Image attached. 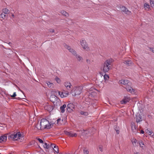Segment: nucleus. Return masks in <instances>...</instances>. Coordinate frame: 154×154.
<instances>
[{"instance_id":"obj_1","label":"nucleus","mask_w":154,"mask_h":154,"mask_svg":"<svg viewBox=\"0 0 154 154\" xmlns=\"http://www.w3.org/2000/svg\"><path fill=\"white\" fill-rule=\"evenodd\" d=\"M42 124L44 125L45 129L47 128V129H50L53 126V124H50L49 122L47 119H42L41 120L40 128H37L36 126H35V127L37 128L38 129H41V127H42Z\"/></svg>"},{"instance_id":"obj_2","label":"nucleus","mask_w":154,"mask_h":154,"mask_svg":"<svg viewBox=\"0 0 154 154\" xmlns=\"http://www.w3.org/2000/svg\"><path fill=\"white\" fill-rule=\"evenodd\" d=\"M82 87L81 86L78 87H75L71 91V93H74L72 94L73 96L79 95L82 92Z\"/></svg>"},{"instance_id":"obj_3","label":"nucleus","mask_w":154,"mask_h":154,"mask_svg":"<svg viewBox=\"0 0 154 154\" xmlns=\"http://www.w3.org/2000/svg\"><path fill=\"white\" fill-rule=\"evenodd\" d=\"M81 45L83 47V48L85 50H87L89 49L88 45L86 41L85 40H82L80 41Z\"/></svg>"},{"instance_id":"obj_4","label":"nucleus","mask_w":154,"mask_h":154,"mask_svg":"<svg viewBox=\"0 0 154 154\" xmlns=\"http://www.w3.org/2000/svg\"><path fill=\"white\" fill-rule=\"evenodd\" d=\"M74 105L71 103L68 104L66 107V109L67 111L69 112H71L72 111H73V109H74Z\"/></svg>"},{"instance_id":"obj_5","label":"nucleus","mask_w":154,"mask_h":154,"mask_svg":"<svg viewBox=\"0 0 154 154\" xmlns=\"http://www.w3.org/2000/svg\"><path fill=\"white\" fill-rule=\"evenodd\" d=\"M121 11L124 13L125 14L128 15H130L131 14V12L129 11L127 8L124 6H122V7H120Z\"/></svg>"},{"instance_id":"obj_6","label":"nucleus","mask_w":154,"mask_h":154,"mask_svg":"<svg viewBox=\"0 0 154 154\" xmlns=\"http://www.w3.org/2000/svg\"><path fill=\"white\" fill-rule=\"evenodd\" d=\"M58 93L59 95H60L61 98L66 97L69 95V92L65 91H63L62 92L59 91Z\"/></svg>"},{"instance_id":"obj_7","label":"nucleus","mask_w":154,"mask_h":154,"mask_svg":"<svg viewBox=\"0 0 154 154\" xmlns=\"http://www.w3.org/2000/svg\"><path fill=\"white\" fill-rule=\"evenodd\" d=\"M135 119L137 123H140L143 119L140 114L138 113L136 115Z\"/></svg>"},{"instance_id":"obj_8","label":"nucleus","mask_w":154,"mask_h":154,"mask_svg":"<svg viewBox=\"0 0 154 154\" xmlns=\"http://www.w3.org/2000/svg\"><path fill=\"white\" fill-rule=\"evenodd\" d=\"M131 84L127 85L125 88L126 89L127 91L130 93H132V92H133V93H134L135 90L131 86Z\"/></svg>"},{"instance_id":"obj_9","label":"nucleus","mask_w":154,"mask_h":154,"mask_svg":"<svg viewBox=\"0 0 154 154\" xmlns=\"http://www.w3.org/2000/svg\"><path fill=\"white\" fill-rule=\"evenodd\" d=\"M64 132L65 134L71 137H76L77 136L76 133L73 134L71 131L69 132L67 131H64Z\"/></svg>"},{"instance_id":"obj_10","label":"nucleus","mask_w":154,"mask_h":154,"mask_svg":"<svg viewBox=\"0 0 154 154\" xmlns=\"http://www.w3.org/2000/svg\"><path fill=\"white\" fill-rule=\"evenodd\" d=\"M110 66L109 65H108L107 64H105L104 63V66L103 69V72L105 73L108 72L110 69Z\"/></svg>"},{"instance_id":"obj_11","label":"nucleus","mask_w":154,"mask_h":154,"mask_svg":"<svg viewBox=\"0 0 154 154\" xmlns=\"http://www.w3.org/2000/svg\"><path fill=\"white\" fill-rule=\"evenodd\" d=\"M44 109L48 111L51 112L54 109V106L50 105H47L44 106Z\"/></svg>"},{"instance_id":"obj_12","label":"nucleus","mask_w":154,"mask_h":154,"mask_svg":"<svg viewBox=\"0 0 154 154\" xmlns=\"http://www.w3.org/2000/svg\"><path fill=\"white\" fill-rule=\"evenodd\" d=\"M119 82L120 84L125 85H127L131 84V83L128 80H121L119 81Z\"/></svg>"},{"instance_id":"obj_13","label":"nucleus","mask_w":154,"mask_h":154,"mask_svg":"<svg viewBox=\"0 0 154 154\" xmlns=\"http://www.w3.org/2000/svg\"><path fill=\"white\" fill-rule=\"evenodd\" d=\"M130 98L127 96L125 97L124 99L121 101L122 104H126L130 100Z\"/></svg>"},{"instance_id":"obj_14","label":"nucleus","mask_w":154,"mask_h":154,"mask_svg":"<svg viewBox=\"0 0 154 154\" xmlns=\"http://www.w3.org/2000/svg\"><path fill=\"white\" fill-rule=\"evenodd\" d=\"M7 139V136L6 135H4L3 136H1L0 137V143H2V142H5Z\"/></svg>"},{"instance_id":"obj_15","label":"nucleus","mask_w":154,"mask_h":154,"mask_svg":"<svg viewBox=\"0 0 154 154\" xmlns=\"http://www.w3.org/2000/svg\"><path fill=\"white\" fill-rule=\"evenodd\" d=\"M114 61V60L110 58L107 60L105 62V64H107L108 65H111V63Z\"/></svg>"},{"instance_id":"obj_16","label":"nucleus","mask_w":154,"mask_h":154,"mask_svg":"<svg viewBox=\"0 0 154 154\" xmlns=\"http://www.w3.org/2000/svg\"><path fill=\"white\" fill-rule=\"evenodd\" d=\"M65 86L66 88L67 89H69L71 88L72 85L69 82H65L64 83Z\"/></svg>"},{"instance_id":"obj_17","label":"nucleus","mask_w":154,"mask_h":154,"mask_svg":"<svg viewBox=\"0 0 154 154\" xmlns=\"http://www.w3.org/2000/svg\"><path fill=\"white\" fill-rule=\"evenodd\" d=\"M85 101L86 104L89 105L91 102V100L90 98L87 97L85 98Z\"/></svg>"},{"instance_id":"obj_18","label":"nucleus","mask_w":154,"mask_h":154,"mask_svg":"<svg viewBox=\"0 0 154 154\" xmlns=\"http://www.w3.org/2000/svg\"><path fill=\"white\" fill-rule=\"evenodd\" d=\"M66 107V105L65 104H64L63 106L60 107V109L61 112L62 113H63L65 112V109Z\"/></svg>"},{"instance_id":"obj_19","label":"nucleus","mask_w":154,"mask_h":154,"mask_svg":"<svg viewBox=\"0 0 154 154\" xmlns=\"http://www.w3.org/2000/svg\"><path fill=\"white\" fill-rule=\"evenodd\" d=\"M8 14H5V13H2L0 14V17L2 18L3 19H5L6 17H7Z\"/></svg>"},{"instance_id":"obj_20","label":"nucleus","mask_w":154,"mask_h":154,"mask_svg":"<svg viewBox=\"0 0 154 154\" xmlns=\"http://www.w3.org/2000/svg\"><path fill=\"white\" fill-rule=\"evenodd\" d=\"M124 62L125 64H126V65L129 66L131 65L132 64H133L131 60H126Z\"/></svg>"},{"instance_id":"obj_21","label":"nucleus","mask_w":154,"mask_h":154,"mask_svg":"<svg viewBox=\"0 0 154 154\" xmlns=\"http://www.w3.org/2000/svg\"><path fill=\"white\" fill-rule=\"evenodd\" d=\"M61 13L63 15L66 17H68L69 16V14L68 13H67L66 11H62Z\"/></svg>"},{"instance_id":"obj_22","label":"nucleus","mask_w":154,"mask_h":154,"mask_svg":"<svg viewBox=\"0 0 154 154\" xmlns=\"http://www.w3.org/2000/svg\"><path fill=\"white\" fill-rule=\"evenodd\" d=\"M131 126L132 130H134V129L136 130L137 128V127L135 125L134 123V122L131 123Z\"/></svg>"},{"instance_id":"obj_23","label":"nucleus","mask_w":154,"mask_h":154,"mask_svg":"<svg viewBox=\"0 0 154 154\" xmlns=\"http://www.w3.org/2000/svg\"><path fill=\"white\" fill-rule=\"evenodd\" d=\"M53 149L57 153H59V148L58 146H56V145L54 146V148H53Z\"/></svg>"},{"instance_id":"obj_24","label":"nucleus","mask_w":154,"mask_h":154,"mask_svg":"<svg viewBox=\"0 0 154 154\" xmlns=\"http://www.w3.org/2000/svg\"><path fill=\"white\" fill-rule=\"evenodd\" d=\"M13 136V134H10V135H8V139L9 140H10V139H12L13 140H14Z\"/></svg>"},{"instance_id":"obj_25","label":"nucleus","mask_w":154,"mask_h":154,"mask_svg":"<svg viewBox=\"0 0 154 154\" xmlns=\"http://www.w3.org/2000/svg\"><path fill=\"white\" fill-rule=\"evenodd\" d=\"M76 57L77 60L79 61H81L83 59L78 54H76Z\"/></svg>"},{"instance_id":"obj_26","label":"nucleus","mask_w":154,"mask_h":154,"mask_svg":"<svg viewBox=\"0 0 154 154\" xmlns=\"http://www.w3.org/2000/svg\"><path fill=\"white\" fill-rule=\"evenodd\" d=\"M83 151L84 154H89V151L87 150V148L86 147L84 148Z\"/></svg>"},{"instance_id":"obj_27","label":"nucleus","mask_w":154,"mask_h":154,"mask_svg":"<svg viewBox=\"0 0 154 154\" xmlns=\"http://www.w3.org/2000/svg\"><path fill=\"white\" fill-rule=\"evenodd\" d=\"M47 83L48 85V86L49 88H52L53 87V83L49 82H48Z\"/></svg>"},{"instance_id":"obj_28","label":"nucleus","mask_w":154,"mask_h":154,"mask_svg":"<svg viewBox=\"0 0 154 154\" xmlns=\"http://www.w3.org/2000/svg\"><path fill=\"white\" fill-rule=\"evenodd\" d=\"M43 146L44 148L46 149H48L49 148V144H48L47 143H44Z\"/></svg>"},{"instance_id":"obj_29","label":"nucleus","mask_w":154,"mask_h":154,"mask_svg":"<svg viewBox=\"0 0 154 154\" xmlns=\"http://www.w3.org/2000/svg\"><path fill=\"white\" fill-rule=\"evenodd\" d=\"M80 114H81V115H84L85 116H88V112L82 111L80 112Z\"/></svg>"},{"instance_id":"obj_30","label":"nucleus","mask_w":154,"mask_h":154,"mask_svg":"<svg viewBox=\"0 0 154 154\" xmlns=\"http://www.w3.org/2000/svg\"><path fill=\"white\" fill-rule=\"evenodd\" d=\"M17 134L18 138L17 139H15V140H18V139H20V137H21L22 135L21 134L20 132H17Z\"/></svg>"},{"instance_id":"obj_31","label":"nucleus","mask_w":154,"mask_h":154,"mask_svg":"<svg viewBox=\"0 0 154 154\" xmlns=\"http://www.w3.org/2000/svg\"><path fill=\"white\" fill-rule=\"evenodd\" d=\"M119 128H117V127L116 126H115L114 129L116 131V132L117 134H119V129H118Z\"/></svg>"},{"instance_id":"obj_32","label":"nucleus","mask_w":154,"mask_h":154,"mask_svg":"<svg viewBox=\"0 0 154 154\" xmlns=\"http://www.w3.org/2000/svg\"><path fill=\"white\" fill-rule=\"evenodd\" d=\"M8 10L6 8L3 9L2 10V11H3V13H5V14H8L7 12L8 11Z\"/></svg>"},{"instance_id":"obj_33","label":"nucleus","mask_w":154,"mask_h":154,"mask_svg":"<svg viewBox=\"0 0 154 154\" xmlns=\"http://www.w3.org/2000/svg\"><path fill=\"white\" fill-rule=\"evenodd\" d=\"M149 5L147 3H145L144 5V8L146 9V8H149Z\"/></svg>"},{"instance_id":"obj_34","label":"nucleus","mask_w":154,"mask_h":154,"mask_svg":"<svg viewBox=\"0 0 154 154\" xmlns=\"http://www.w3.org/2000/svg\"><path fill=\"white\" fill-rule=\"evenodd\" d=\"M55 79L58 83H59L60 82L61 80L57 76L56 77Z\"/></svg>"},{"instance_id":"obj_35","label":"nucleus","mask_w":154,"mask_h":154,"mask_svg":"<svg viewBox=\"0 0 154 154\" xmlns=\"http://www.w3.org/2000/svg\"><path fill=\"white\" fill-rule=\"evenodd\" d=\"M103 77L104 78V79L105 80H107V79L109 78V76L107 75H106L105 74V75L103 76Z\"/></svg>"},{"instance_id":"obj_36","label":"nucleus","mask_w":154,"mask_h":154,"mask_svg":"<svg viewBox=\"0 0 154 154\" xmlns=\"http://www.w3.org/2000/svg\"><path fill=\"white\" fill-rule=\"evenodd\" d=\"M146 132L149 135H152L153 136L154 135L153 134L152 135V133L151 132V131L149 130L148 129H147L146 130Z\"/></svg>"},{"instance_id":"obj_37","label":"nucleus","mask_w":154,"mask_h":154,"mask_svg":"<svg viewBox=\"0 0 154 154\" xmlns=\"http://www.w3.org/2000/svg\"><path fill=\"white\" fill-rule=\"evenodd\" d=\"M98 149L101 152L103 151V147L102 145H100L98 146Z\"/></svg>"},{"instance_id":"obj_38","label":"nucleus","mask_w":154,"mask_h":154,"mask_svg":"<svg viewBox=\"0 0 154 154\" xmlns=\"http://www.w3.org/2000/svg\"><path fill=\"white\" fill-rule=\"evenodd\" d=\"M36 139H37L40 143H44V142L42 139L37 137L36 138Z\"/></svg>"},{"instance_id":"obj_39","label":"nucleus","mask_w":154,"mask_h":154,"mask_svg":"<svg viewBox=\"0 0 154 154\" xmlns=\"http://www.w3.org/2000/svg\"><path fill=\"white\" fill-rule=\"evenodd\" d=\"M64 47L67 48V49L69 50V49L71 48L70 46H69V45L65 44V45H64Z\"/></svg>"},{"instance_id":"obj_40","label":"nucleus","mask_w":154,"mask_h":154,"mask_svg":"<svg viewBox=\"0 0 154 154\" xmlns=\"http://www.w3.org/2000/svg\"><path fill=\"white\" fill-rule=\"evenodd\" d=\"M150 4L151 5V6L153 8L154 7V1H151V2L150 1Z\"/></svg>"},{"instance_id":"obj_41","label":"nucleus","mask_w":154,"mask_h":154,"mask_svg":"<svg viewBox=\"0 0 154 154\" xmlns=\"http://www.w3.org/2000/svg\"><path fill=\"white\" fill-rule=\"evenodd\" d=\"M139 144L140 146H141L142 147H143V146H142L141 145H144V143L143 141H141L140 142H139Z\"/></svg>"},{"instance_id":"obj_42","label":"nucleus","mask_w":154,"mask_h":154,"mask_svg":"<svg viewBox=\"0 0 154 154\" xmlns=\"http://www.w3.org/2000/svg\"><path fill=\"white\" fill-rule=\"evenodd\" d=\"M94 93H95L92 92H91V93H89L90 94L89 95V96L90 97H94Z\"/></svg>"},{"instance_id":"obj_43","label":"nucleus","mask_w":154,"mask_h":154,"mask_svg":"<svg viewBox=\"0 0 154 154\" xmlns=\"http://www.w3.org/2000/svg\"><path fill=\"white\" fill-rule=\"evenodd\" d=\"M13 135L14 140H15V139L17 137V133L15 134H13Z\"/></svg>"},{"instance_id":"obj_44","label":"nucleus","mask_w":154,"mask_h":154,"mask_svg":"<svg viewBox=\"0 0 154 154\" xmlns=\"http://www.w3.org/2000/svg\"><path fill=\"white\" fill-rule=\"evenodd\" d=\"M16 96V92H14L13 94V95H11V97L14 98V97H15Z\"/></svg>"},{"instance_id":"obj_45","label":"nucleus","mask_w":154,"mask_h":154,"mask_svg":"<svg viewBox=\"0 0 154 154\" xmlns=\"http://www.w3.org/2000/svg\"><path fill=\"white\" fill-rule=\"evenodd\" d=\"M49 32H54V30L53 29H49Z\"/></svg>"},{"instance_id":"obj_46","label":"nucleus","mask_w":154,"mask_h":154,"mask_svg":"<svg viewBox=\"0 0 154 154\" xmlns=\"http://www.w3.org/2000/svg\"><path fill=\"white\" fill-rule=\"evenodd\" d=\"M72 54H73L75 56L76 54V52L74 50V51L72 52Z\"/></svg>"},{"instance_id":"obj_47","label":"nucleus","mask_w":154,"mask_h":154,"mask_svg":"<svg viewBox=\"0 0 154 154\" xmlns=\"http://www.w3.org/2000/svg\"><path fill=\"white\" fill-rule=\"evenodd\" d=\"M74 50L72 48H70L69 49V52H71V53L73 51H74Z\"/></svg>"},{"instance_id":"obj_48","label":"nucleus","mask_w":154,"mask_h":154,"mask_svg":"<svg viewBox=\"0 0 154 154\" xmlns=\"http://www.w3.org/2000/svg\"><path fill=\"white\" fill-rule=\"evenodd\" d=\"M151 51L152 52L154 53V48H150Z\"/></svg>"},{"instance_id":"obj_49","label":"nucleus","mask_w":154,"mask_h":154,"mask_svg":"<svg viewBox=\"0 0 154 154\" xmlns=\"http://www.w3.org/2000/svg\"><path fill=\"white\" fill-rule=\"evenodd\" d=\"M57 98V97L55 95H53L51 96V97H50L52 99L53 98Z\"/></svg>"},{"instance_id":"obj_50","label":"nucleus","mask_w":154,"mask_h":154,"mask_svg":"<svg viewBox=\"0 0 154 154\" xmlns=\"http://www.w3.org/2000/svg\"><path fill=\"white\" fill-rule=\"evenodd\" d=\"M53 145L54 146L55 145L54 144H53V143H51L50 146V147H51L52 148V149H53V148H54V147H53V146H52V145Z\"/></svg>"},{"instance_id":"obj_51","label":"nucleus","mask_w":154,"mask_h":154,"mask_svg":"<svg viewBox=\"0 0 154 154\" xmlns=\"http://www.w3.org/2000/svg\"><path fill=\"white\" fill-rule=\"evenodd\" d=\"M144 133V131L143 130H141L140 131V133L143 134Z\"/></svg>"},{"instance_id":"obj_52","label":"nucleus","mask_w":154,"mask_h":154,"mask_svg":"<svg viewBox=\"0 0 154 154\" xmlns=\"http://www.w3.org/2000/svg\"><path fill=\"white\" fill-rule=\"evenodd\" d=\"M61 120V119L60 118H59L57 120V123L58 122H59V121H60Z\"/></svg>"},{"instance_id":"obj_53","label":"nucleus","mask_w":154,"mask_h":154,"mask_svg":"<svg viewBox=\"0 0 154 154\" xmlns=\"http://www.w3.org/2000/svg\"><path fill=\"white\" fill-rule=\"evenodd\" d=\"M35 140H33L32 141V143L33 144H34L35 143Z\"/></svg>"},{"instance_id":"obj_54","label":"nucleus","mask_w":154,"mask_h":154,"mask_svg":"<svg viewBox=\"0 0 154 154\" xmlns=\"http://www.w3.org/2000/svg\"><path fill=\"white\" fill-rule=\"evenodd\" d=\"M86 62L87 63H90V60L88 59H87L86 60Z\"/></svg>"},{"instance_id":"obj_55","label":"nucleus","mask_w":154,"mask_h":154,"mask_svg":"<svg viewBox=\"0 0 154 154\" xmlns=\"http://www.w3.org/2000/svg\"><path fill=\"white\" fill-rule=\"evenodd\" d=\"M16 99H17L18 100H21V98L20 97L16 98Z\"/></svg>"},{"instance_id":"obj_56","label":"nucleus","mask_w":154,"mask_h":154,"mask_svg":"<svg viewBox=\"0 0 154 154\" xmlns=\"http://www.w3.org/2000/svg\"><path fill=\"white\" fill-rule=\"evenodd\" d=\"M50 124H53V125L54 124V122H50Z\"/></svg>"},{"instance_id":"obj_57","label":"nucleus","mask_w":154,"mask_h":154,"mask_svg":"<svg viewBox=\"0 0 154 154\" xmlns=\"http://www.w3.org/2000/svg\"><path fill=\"white\" fill-rule=\"evenodd\" d=\"M14 18V14H12L11 15Z\"/></svg>"},{"instance_id":"obj_58","label":"nucleus","mask_w":154,"mask_h":154,"mask_svg":"<svg viewBox=\"0 0 154 154\" xmlns=\"http://www.w3.org/2000/svg\"><path fill=\"white\" fill-rule=\"evenodd\" d=\"M83 131H84V132L82 133V134H85V131L84 130Z\"/></svg>"},{"instance_id":"obj_59","label":"nucleus","mask_w":154,"mask_h":154,"mask_svg":"<svg viewBox=\"0 0 154 154\" xmlns=\"http://www.w3.org/2000/svg\"><path fill=\"white\" fill-rule=\"evenodd\" d=\"M136 139H135V140L134 141V143H136Z\"/></svg>"},{"instance_id":"obj_60","label":"nucleus","mask_w":154,"mask_h":154,"mask_svg":"<svg viewBox=\"0 0 154 154\" xmlns=\"http://www.w3.org/2000/svg\"><path fill=\"white\" fill-rule=\"evenodd\" d=\"M8 44L9 45H10V44H11V42H9Z\"/></svg>"},{"instance_id":"obj_61","label":"nucleus","mask_w":154,"mask_h":154,"mask_svg":"<svg viewBox=\"0 0 154 154\" xmlns=\"http://www.w3.org/2000/svg\"><path fill=\"white\" fill-rule=\"evenodd\" d=\"M134 154H138V153H135Z\"/></svg>"},{"instance_id":"obj_62","label":"nucleus","mask_w":154,"mask_h":154,"mask_svg":"<svg viewBox=\"0 0 154 154\" xmlns=\"http://www.w3.org/2000/svg\"><path fill=\"white\" fill-rule=\"evenodd\" d=\"M102 73H100V74L101 75H102L103 76V74H102Z\"/></svg>"},{"instance_id":"obj_63","label":"nucleus","mask_w":154,"mask_h":154,"mask_svg":"<svg viewBox=\"0 0 154 154\" xmlns=\"http://www.w3.org/2000/svg\"><path fill=\"white\" fill-rule=\"evenodd\" d=\"M54 92H57V91H54Z\"/></svg>"},{"instance_id":"obj_64","label":"nucleus","mask_w":154,"mask_h":154,"mask_svg":"<svg viewBox=\"0 0 154 154\" xmlns=\"http://www.w3.org/2000/svg\"><path fill=\"white\" fill-rule=\"evenodd\" d=\"M68 154H73L72 153H68Z\"/></svg>"}]
</instances>
